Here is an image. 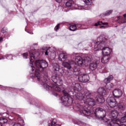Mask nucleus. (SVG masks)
Returning a JSON list of instances; mask_svg holds the SVG:
<instances>
[{
    "instance_id": "nucleus-38",
    "label": "nucleus",
    "mask_w": 126,
    "mask_h": 126,
    "mask_svg": "<svg viewBox=\"0 0 126 126\" xmlns=\"http://www.w3.org/2000/svg\"><path fill=\"white\" fill-rule=\"evenodd\" d=\"M76 26H77V27H78V28H81V24H78Z\"/></svg>"
},
{
    "instance_id": "nucleus-41",
    "label": "nucleus",
    "mask_w": 126,
    "mask_h": 126,
    "mask_svg": "<svg viewBox=\"0 0 126 126\" xmlns=\"http://www.w3.org/2000/svg\"><path fill=\"white\" fill-rule=\"evenodd\" d=\"M2 40H3V38H2V37H0V44L1 42H2Z\"/></svg>"
},
{
    "instance_id": "nucleus-3",
    "label": "nucleus",
    "mask_w": 126,
    "mask_h": 126,
    "mask_svg": "<svg viewBox=\"0 0 126 126\" xmlns=\"http://www.w3.org/2000/svg\"><path fill=\"white\" fill-rule=\"evenodd\" d=\"M95 51L102 50L103 56H110L112 50L109 47H105V37L101 35L97 39V41L94 45Z\"/></svg>"
},
{
    "instance_id": "nucleus-22",
    "label": "nucleus",
    "mask_w": 126,
    "mask_h": 126,
    "mask_svg": "<svg viewBox=\"0 0 126 126\" xmlns=\"http://www.w3.org/2000/svg\"><path fill=\"white\" fill-rule=\"evenodd\" d=\"M74 4V2H73V0H68L65 3L66 6H68L69 7L72 6V5H73Z\"/></svg>"
},
{
    "instance_id": "nucleus-13",
    "label": "nucleus",
    "mask_w": 126,
    "mask_h": 126,
    "mask_svg": "<svg viewBox=\"0 0 126 126\" xmlns=\"http://www.w3.org/2000/svg\"><path fill=\"white\" fill-rule=\"evenodd\" d=\"M81 113H82L85 116H91V114H93V113L91 112V111L89 110L88 105L83 107Z\"/></svg>"
},
{
    "instance_id": "nucleus-29",
    "label": "nucleus",
    "mask_w": 126,
    "mask_h": 126,
    "mask_svg": "<svg viewBox=\"0 0 126 126\" xmlns=\"http://www.w3.org/2000/svg\"><path fill=\"white\" fill-rule=\"evenodd\" d=\"M119 122H120L121 125L122 124H124L125 123H126V116H124L121 119V120H119Z\"/></svg>"
},
{
    "instance_id": "nucleus-42",
    "label": "nucleus",
    "mask_w": 126,
    "mask_h": 126,
    "mask_svg": "<svg viewBox=\"0 0 126 126\" xmlns=\"http://www.w3.org/2000/svg\"><path fill=\"white\" fill-rule=\"evenodd\" d=\"M108 23H102V25H108Z\"/></svg>"
},
{
    "instance_id": "nucleus-40",
    "label": "nucleus",
    "mask_w": 126,
    "mask_h": 126,
    "mask_svg": "<svg viewBox=\"0 0 126 126\" xmlns=\"http://www.w3.org/2000/svg\"><path fill=\"white\" fill-rule=\"evenodd\" d=\"M99 28H103L104 29H105V28H106V27L102 26H100Z\"/></svg>"
},
{
    "instance_id": "nucleus-32",
    "label": "nucleus",
    "mask_w": 126,
    "mask_h": 126,
    "mask_svg": "<svg viewBox=\"0 0 126 126\" xmlns=\"http://www.w3.org/2000/svg\"><path fill=\"white\" fill-rule=\"evenodd\" d=\"M112 12H113V10H108L106 12V13L104 14V15L105 16L107 15H110V14H111V13H112Z\"/></svg>"
},
{
    "instance_id": "nucleus-24",
    "label": "nucleus",
    "mask_w": 126,
    "mask_h": 126,
    "mask_svg": "<svg viewBox=\"0 0 126 126\" xmlns=\"http://www.w3.org/2000/svg\"><path fill=\"white\" fill-rule=\"evenodd\" d=\"M7 123V119L0 117V126H2V124H6Z\"/></svg>"
},
{
    "instance_id": "nucleus-44",
    "label": "nucleus",
    "mask_w": 126,
    "mask_h": 126,
    "mask_svg": "<svg viewBox=\"0 0 126 126\" xmlns=\"http://www.w3.org/2000/svg\"><path fill=\"white\" fill-rule=\"evenodd\" d=\"M117 18H118V20H120V19H121V16H118Z\"/></svg>"
},
{
    "instance_id": "nucleus-34",
    "label": "nucleus",
    "mask_w": 126,
    "mask_h": 126,
    "mask_svg": "<svg viewBox=\"0 0 126 126\" xmlns=\"http://www.w3.org/2000/svg\"><path fill=\"white\" fill-rule=\"evenodd\" d=\"M118 107L119 109H121V110H123L124 106V104L123 103H120L118 105Z\"/></svg>"
},
{
    "instance_id": "nucleus-7",
    "label": "nucleus",
    "mask_w": 126,
    "mask_h": 126,
    "mask_svg": "<svg viewBox=\"0 0 126 126\" xmlns=\"http://www.w3.org/2000/svg\"><path fill=\"white\" fill-rule=\"evenodd\" d=\"M52 49L51 47H43L42 48V54H44L45 56H48L49 58L54 59L56 58V52L55 50L52 51Z\"/></svg>"
},
{
    "instance_id": "nucleus-5",
    "label": "nucleus",
    "mask_w": 126,
    "mask_h": 126,
    "mask_svg": "<svg viewBox=\"0 0 126 126\" xmlns=\"http://www.w3.org/2000/svg\"><path fill=\"white\" fill-rule=\"evenodd\" d=\"M29 54L31 58V63H30L29 66L32 68V72H31V74H33V73H34L35 67L33 66V63H32L34 62V60H35V58H38L40 56V52L39 51H31L29 52Z\"/></svg>"
},
{
    "instance_id": "nucleus-8",
    "label": "nucleus",
    "mask_w": 126,
    "mask_h": 126,
    "mask_svg": "<svg viewBox=\"0 0 126 126\" xmlns=\"http://www.w3.org/2000/svg\"><path fill=\"white\" fill-rule=\"evenodd\" d=\"M86 99L84 101L85 104H87V105H89V106H91V107L95 106L96 100L91 97V93H90V92H87L86 93Z\"/></svg>"
},
{
    "instance_id": "nucleus-31",
    "label": "nucleus",
    "mask_w": 126,
    "mask_h": 126,
    "mask_svg": "<svg viewBox=\"0 0 126 126\" xmlns=\"http://www.w3.org/2000/svg\"><path fill=\"white\" fill-rule=\"evenodd\" d=\"M56 124H57V120L53 119V121L51 122V123L49 124V125H51V126H54Z\"/></svg>"
},
{
    "instance_id": "nucleus-47",
    "label": "nucleus",
    "mask_w": 126,
    "mask_h": 126,
    "mask_svg": "<svg viewBox=\"0 0 126 126\" xmlns=\"http://www.w3.org/2000/svg\"><path fill=\"white\" fill-rule=\"evenodd\" d=\"M54 95H55V96H58V94H56H56H54Z\"/></svg>"
},
{
    "instance_id": "nucleus-23",
    "label": "nucleus",
    "mask_w": 126,
    "mask_h": 126,
    "mask_svg": "<svg viewBox=\"0 0 126 126\" xmlns=\"http://www.w3.org/2000/svg\"><path fill=\"white\" fill-rule=\"evenodd\" d=\"M111 126H126L125 125H121V122L120 121H113V124H111Z\"/></svg>"
},
{
    "instance_id": "nucleus-26",
    "label": "nucleus",
    "mask_w": 126,
    "mask_h": 126,
    "mask_svg": "<svg viewBox=\"0 0 126 126\" xmlns=\"http://www.w3.org/2000/svg\"><path fill=\"white\" fill-rule=\"evenodd\" d=\"M73 74L76 75L77 76L80 74V70L76 68H73Z\"/></svg>"
},
{
    "instance_id": "nucleus-37",
    "label": "nucleus",
    "mask_w": 126,
    "mask_h": 126,
    "mask_svg": "<svg viewBox=\"0 0 126 126\" xmlns=\"http://www.w3.org/2000/svg\"><path fill=\"white\" fill-rule=\"evenodd\" d=\"M60 27V24H58V25H57L55 28V31H57L58 30H59V28Z\"/></svg>"
},
{
    "instance_id": "nucleus-33",
    "label": "nucleus",
    "mask_w": 126,
    "mask_h": 126,
    "mask_svg": "<svg viewBox=\"0 0 126 126\" xmlns=\"http://www.w3.org/2000/svg\"><path fill=\"white\" fill-rule=\"evenodd\" d=\"M5 58H6L7 60H12V58H13V56H12V55H9L6 56Z\"/></svg>"
},
{
    "instance_id": "nucleus-10",
    "label": "nucleus",
    "mask_w": 126,
    "mask_h": 126,
    "mask_svg": "<svg viewBox=\"0 0 126 126\" xmlns=\"http://www.w3.org/2000/svg\"><path fill=\"white\" fill-rule=\"evenodd\" d=\"M78 79L80 82L86 83V82L89 81V76L86 74H80L79 76Z\"/></svg>"
},
{
    "instance_id": "nucleus-20",
    "label": "nucleus",
    "mask_w": 126,
    "mask_h": 126,
    "mask_svg": "<svg viewBox=\"0 0 126 126\" xmlns=\"http://www.w3.org/2000/svg\"><path fill=\"white\" fill-rule=\"evenodd\" d=\"M84 63L85 65H88L89 63L91 62V58L89 57H86L84 58Z\"/></svg>"
},
{
    "instance_id": "nucleus-25",
    "label": "nucleus",
    "mask_w": 126,
    "mask_h": 126,
    "mask_svg": "<svg viewBox=\"0 0 126 126\" xmlns=\"http://www.w3.org/2000/svg\"><path fill=\"white\" fill-rule=\"evenodd\" d=\"M113 78H114V77L112 75L109 76L107 78L104 80L105 83H106V84H107V83H109L111 80H113Z\"/></svg>"
},
{
    "instance_id": "nucleus-4",
    "label": "nucleus",
    "mask_w": 126,
    "mask_h": 126,
    "mask_svg": "<svg viewBox=\"0 0 126 126\" xmlns=\"http://www.w3.org/2000/svg\"><path fill=\"white\" fill-rule=\"evenodd\" d=\"M75 63L74 61L70 60L67 62H63L62 65L64 66V67L67 68V69H70L74 63L79 66H81V65L84 63V61L81 57L78 56L75 58Z\"/></svg>"
},
{
    "instance_id": "nucleus-15",
    "label": "nucleus",
    "mask_w": 126,
    "mask_h": 126,
    "mask_svg": "<svg viewBox=\"0 0 126 126\" xmlns=\"http://www.w3.org/2000/svg\"><path fill=\"white\" fill-rule=\"evenodd\" d=\"M71 87L73 91H80L81 90V86H80V84L78 83H72Z\"/></svg>"
},
{
    "instance_id": "nucleus-6",
    "label": "nucleus",
    "mask_w": 126,
    "mask_h": 126,
    "mask_svg": "<svg viewBox=\"0 0 126 126\" xmlns=\"http://www.w3.org/2000/svg\"><path fill=\"white\" fill-rule=\"evenodd\" d=\"M63 92L64 95L63 96L61 99L62 103L64 104V106H70V105L72 104V98L67 95V93L66 91H65V90H63Z\"/></svg>"
},
{
    "instance_id": "nucleus-21",
    "label": "nucleus",
    "mask_w": 126,
    "mask_h": 126,
    "mask_svg": "<svg viewBox=\"0 0 126 126\" xmlns=\"http://www.w3.org/2000/svg\"><path fill=\"white\" fill-rule=\"evenodd\" d=\"M98 94L100 95H105V93H106V90L103 88H100L98 90Z\"/></svg>"
},
{
    "instance_id": "nucleus-46",
    "label": "nucleus",
    "mask_w": 126,
    "mask_h": 126,
    "mask_svg": "<svg viewBox=\"0 0 126 126\" xmlns=\"http://www.w3.org/2000/svg\"><path fill=\"white\" fill-rule=\"evenodd\" d=\"M125 22H125V21H123V22H120L119 23H125Z\"/></svg>"
},
{
    "instance_id": "nucleus-35",
    "label": "nucleus",
    "mask_w": 126,
    "mask_h": 126,
    "mask_svg": "<svg viewBox=\"0 0 126 126\" xmlns=\"http://www.w3.org/2000/svg\"><path fill=\"white\" fill-rule=\"evenodd\" d=\"M29 55V53H25L23 54V56L24 57V58H25V59H28V57Z\"/></svg>"
},
{
    "instance_id": "nucleus-43",
    "label": "nucleus",
    "mask_w": 126,
    "mask_h": 126,
    "mask_svg": "<svg viewBox=\"0 0 126 126\" xmlns=\"http://www.w3.org/2000/svg\"><path fill=\"white\" fill-rule=\"evenodd\" d=\"M1 32H2V33H5V31H4V29H3L1 30Z\"/></svg>"
},
{
    "instance_id": "nucleus-30",
    "label": "nucleus",
    "mask_w": 126,
    "mask_h": 126,
    "mask_svg": "<svg viewBox=\"0 0 126 126\" xmlns=\"http://www.w3.org/2000/svg\"><path fill=\"white\" fill-rule=\"evenodd\" d=\"M84 1L87 5H91L92 3V0H84Z\"/></svg>"
},
{
    "instance_id": "nucleus-19",
    "label": "nucleus",
    "mask_w": 126,
    "mask_h": 126,
    "mask_svg": "<svg viewBox=\"0 0 126 126\" xmlns=\"http://www.w3.org/2000/svg\"><path fill=\"white\" fill-rule=\"evenodd\" d=\"M95 99L96 102H98V103H104L105 102V98H104L103 95H100V96H98V97H96Z\"/></svg>"
},
{
    "instance_id": "nucleus-27",
    "label": "nucleus",
    "mask_w": 126,
    "mask_h": 126,
    "mask_svg": "<svg viewBox=\"0 0 126 126\" xmlns=\"http://www.w3.org/2000/svg\"><path fill=\"white\" fill-rule=\"evenodd\" d=\"M69 29L71 31H75L77 29V27L76 25H71L69 27Z\"/></svg>"
},
{
    "instance_id": "nucleus-28",
    "label": "nucleus",
    "mask_w": 126,
    "mask_h": 126,
    "mask_svg": "<svg viewBox=\"0 0 126 126\" xmlns=\"http://www.w3.org/2000/svg\"><path fill=\"white\" fill-rule=\"evenodd\" d=\"M113 87H114V84L112 83L109 84L106 86L107 90H111Z\"/></svg>"
},
{
    "instance_id": "nucleus-39",
    "label": "nucleus",
    "mask_w": 126,
    "mask_h": 126,
    "mask_svg": "<svg viewBox=\"0 0 126 126\" xmlns=\"http://www.w3.org/2000/svg\"><path fill=\"white\" fill-rule=\"evenodd\" d=\"M56 1L57 2H62L63 1V0H56Z\"/></svg>"
},
{
    "instance_id": "nucleus-18",
    "label": "nucleus",
    "mask_w": 126,
    "mask_h": 126,
    "mask_svg": "<svg viewBox=\"0 0 126 126\" xmlns=\"http://www.w3.org/2000/svg\"><path fill=\"white\" fill-rule=\"evenodd\" d=\"M67 58V56L65 53H62L59 55L58 59L59 61H65Z\"/></svg>"
},
{
    "instance_id": "nucleus-36",
    "label": "nucleus",
    "mask_w": 126,
    "mask_h": 126,
    "mask_svg": "<svg viewBox=\"0 0 126 126\" xmlns=\"http://www.w3.org/2000/svg\"><path fill=\"white\" fill-rule=\"evenodd\" d=\"M103 25V22H101V21H98V22H97V23H95V24H94V26H98V25Z\"/></svg>"
},
{
    "instance_id": "nucleus-16",
    "label": "nucleus",
    "mask_w": 126,
    "mask_h": 126,
    "mask_svg": "<svg viewBox=\"0 0 126 126\" xmlns=\"http://www.w3.org/2000/svg\"><path fill=\"white\" fill-rule=\"evenodd\" d=\"M53 68L55 71H59V73H61V75H63V70L61 69L60 65H59L58 63H55L53 64Z\"/></svg>"
},
{
    "instance_id": "nucleus-17",
    "label": "nucleus",
    "mask_w": 126,
    "mask_h": 126,
    "mask_svg": "<svg viewBox=\"0 0 126 126\" xmlns=\"http://www.w3.org/2000/svg\"><path fill=\"white\" fill-rule=\"evenodd\" d=\"M110 59H111L110 56L103 55V56L101 58V63H109Z\"/></svg>"
},
{
    "instance_id": "nucleus-2",
    "label": "nucleus",
    "mask_w": 126,
    "mask_h": 126,
    "mask_svg": "<svg viewBox=\"0 0 126 126\" xmlns=\"http://www.w3.org/2000/svg\"><path fill=\"white\" fill-rule=\"evenodd\" d=\"M95 113H99L101 115H103L102 116H101V118L102 120L104 121V123H106L107 126H111L112 124H113V122H114V121L116 122H120L119 120H117V118H118V116H119V112L117 110H112L111 111L109 115V119L105 118V117H106V111L102 108H97L95 110Z\"/></svg>"
},
{
    "instance_id": "nucleus-45",
    "label": "nucleus",
    "mask_w": 126,
    "mask_h": 126,
    "mask_svg": "<svg viewBox=\"0 0 126 126\" xmlns=\"http://www.w3.org/2000/svg\"><path fill=\"white\" fill-rule=\"evenodd\" d=\"M123 16L125 17V18H126V14H124Z\"/></svg>"
},
{
    "instance_id": "nucleus-1",
    "label": "nucleus",
    "mask_w": 126,
    "mask_h": 126,
    "mask_svg": "<svg viewBox=\"0 0 126 126\" xmlns=\"http://www.w3.org/2000/svg\"><path fill=\"white\" fill-rule=\"evenodd\" d=\"M34 64L36 67L34 72L35 78L39 81L42 85L43 86L46 90H51V91H56L57 92H61L62 90L64 89V86L63 82V80L57 77L53 76L51 77L52 81L55 84H51V86L48 85L47 79L43 78V76L41 75L40 71H44L45 68L48 67V62L45 60H36L34 62Z\"/></svg>"
},
{
    "instance_id": "nucleus-12",
    "label": "nucleus",
    "mask_w": 126,
    "mask_h": 126,
    "mask_svg": "<svg viewBox=\"0 0 126 126\" xmlns=\"http://www.w3.org/2000/svg\"><path fill=\"white\" fill-rule=\"evenodd\" d=\"M113 95L115 98H121L123 95V92L119 89H116L113 91Z\"/></svg>"
},
{
    "instance_id": "nucleus-48",
    "label": "nucleus",
    "mask_w": 126,
    "mask_h": 126,
    "mask_svg": "<svg viewBox=\"0 0 126 126\" xmlns=\"http://www.w3.org/2000/svg\"><path fill=\"white\" fill-rule=\"evenodd\" d=\"M4 59V57H2V59H0V60H3Z\"/></svg>"
},
{
    "instance_id": "nucleus-11",
    "label": "nucleus",
    "mask_w": 126,
    "mask_h": 126,
    "mask_svg": "<svg viewBox=\"0 0 126 126\" xmlns=\"http://www.w3.org/2000/svg\"><path fill=\"white\" fill-rule=\"evenodd\" d=\"M99 63H100V61L98 60H95L93 62L89 64L90 69L91 70H95Z\"/></svg>"
},
{
    "instance_id": "nucleus-14",
    "label": "nucleus",
    "mask_w": 126,
    "mask_h": 126,
    "mask_svg": "<svg viewBox=\"0 0 126 126\" xmlns=\"http://www.w3.org/2000/svg\"><path fill=\"white\" fill-rule=\"evenodd\" d=\"M86 94H82V93L79 92L77 93L76 94L75 96L76 99H78V100H80V101H82V100H84V102H85V100H86Z\"/></svg>"
},
{
    "instance_id": "nucleus-49",
    "label": "nucleus",
    "mask_w": 126,
    "mask_h": 126,
    "mask_svg": "<svg viewBox=\"0 0 126 126\" xmlns=\"http://www.w3.org/2000/svg\"><path fill=\"white\" fill-rule=\"evenodd\" d=\"M11 122H12V124H13V121L11 120Z\"/></svg>"
},
{
    "instance_id": "nucleus-9",
    "label": "nucleus",
    "mask_w": 126,
    "mask_h": 126,
    "mask_svg": "<svg viewBox=\"0 0 126 126\" xmlns=\"http://www.w3.org/2000/svg\"><path fill=\"white\" fill-rule=\"evenodd\" d=\"M106 102L111 108H115V107L118 106L117 100H116V99L113 96L108 97Z\"/></svg>"
}]
</instances>
